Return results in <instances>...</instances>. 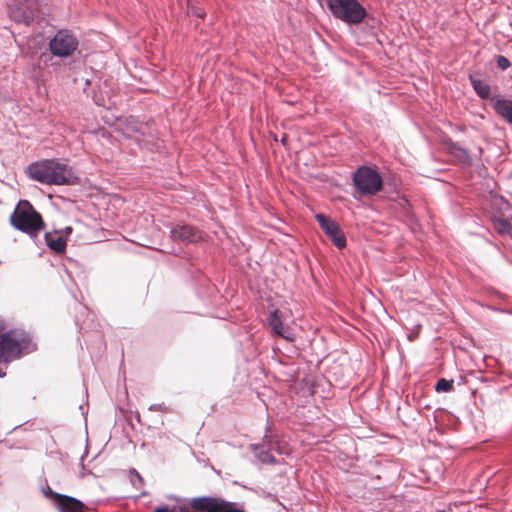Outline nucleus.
I'll return each instance as SVG.
<instances>
[{
	"label": "nucleus",
	"instance_id": "nucleus-22",
	"mask_svg": "<svg viewBox=\"0 0 512 512\" xmlns=\"http://www.w3.org/2000/svg\"><path fill=\"white\" fill-rule=\"evenodd\" d=\"M228 512H245V511L243 509L239 508L236 503L232 502L231 507L229 508Z\"/></svg>",
	"mask_w": 512,
	"mask_h": 512
},
{
	"label": "nucleus",
	"instance_id": "nucleus-4",
	"mask_svg": "<svg viewBox=\"0 0 512 512\" xmlns=\"http://www.w3.org/2000/svg\"><path fill=\"white\" fill-rule=\"evenodd\" d=\"M331 13L349 24H359L366 16L365 8L357 0H327Z\"/></svg>",
	"mask_w": 512,
	"mask_h": 512
},
{
	"label": "nucleus",
	"instance_id": "nucleus-19",
	"mask_svg": "<svg viewBox=\"0 0 512 512\" xmlns=\"http://www.w3.org/2000/svg\"><path fill=\"white\" fill-rule=\"evenodd\" d=\"M435 389H436V391H438V392H441V391H442V392H447V391H448V380H447V379H445V378H441V379L437 382V384H436V386H435Z\"/></svg>",
	"mask_w": 512,
	"mask_h": 512
},
{
	"label": "nucleus",
	"instance_id": "nucleus-5",
	"mask_svg": "<svg viewBox=\"0 0 512 512\" xmlns=\"http://www.w3.org/2000/svg\"><path fill=\"white\" fill-rule=\"evenodd\" d=\"M353 184L360 195L372 196L383 187L380 174L367 166L359 167L353 174Z\"/></svg>",
	"mask_w": 512,
	"mask_h": 512
},
{
	"label": "nucleus",
	"instance_id": "nucleus-20",
	"mask_svg": "<svg viewBox=\"0 0 512 512\" xmlns=\"http://www.w3.org/2000/svg\"><path fill=\"white\" fill-rule=\"evenodd\" d=\"M188 13L199 18H204L205 16V12L201 8L195 7L193 5L189 6Z\"/></svg>",
	"mask_w": 512,
	"mask_h": 512
},
{
	"label": "nucleus",
	"instance_id": "nucleus-12",
	"mask_svg": "<svg viewBox=\"0 0 512 512\" xmlns=\"http://www.w3.org/2000/svg\"><path fill=\"white\" fill-rule=\"evenodd\" d=\"M58 503L62 512H85L86 510L81 501L66 495H58Z\"/></svg>",
	"mask_w": 512,
	"mask_h": 512
},
{
	"label": "nucleus",
	"instance_id": "nucleus-2",
	"mask_svg": "<svg viewBox=\"0 0 512 512\" xmlns=\"http://www.w3.org/2000/svg\"><path fill=\"white\" fill-rule=\"evenodd\" d=\"M28 174L31 179L47 185H70L78 181L72 168L52 159L30 164Z\"/></svg>",
	"mask_w": 512,
	"mask_h": 512
},
{
	"label": "nucleus",
	"instance_id": "nucleus-10",
	"mask_svg": "<svg viewBox=\"0 0 512 512\" xmlns=\"http://www.w3.org/2000/svg\"><path fill=\"white\" fill-rule=\"evenodd\" d=\"M451 161L462 167H470L473 165V158L467 150L459 147L450 140V162Z\"/></svg>",
	"mask_w": 512,
	"mask_h": 512
},
{
	"label": "nucleus",
	"instance_id": "nucleus-8",
	"mask_svg": "<svg viewBox=\"0 0 512 512\" xmlns=\"http://www.w3.org/2000/svg\"><path fill=\"white\" fill-rule=\"evenodd\" d=\"M315 218L321 229L337 248L342 249L346 246L345 235L335 221L323 214H317Z\"/></svg>",
	"mask_w": 512,
	"mask_h": 512
},
{
	"label": "nucleus",
	"instance_id": "nucleus-15",
	"mask_svg": "<svg viewBox=\"0 0 512 512\" xmlns=\"http://www.w3.org/2000/svg\"><path fill=\"white\" fill-rule=\"evenodd\" d=\"M471 85L481 99L488 100L492 99L491 87L484 80L470 76Z\"/></svg>",
	"mask_w": 512,
	"mask_h": 512
},
{
	"label": "nucleus",
	"instance_id": "nucleus-3",
	"mask_svg": "<svg viewBox=\"0 0 512 512\" xmlns=\"http://www.w3.org/2000/svg\"><path fill=\"white\" fill-rule=\"evenodd\" d=\"M9 220L15 229L33 237L37 236L45 226L41 214L27 200L19 201Z\"/></svg>",
	"mask_w": 512,
	"mask_h": 512
},
{
	"label": "nucleus",
	"instance_id": "nucleus-16",
	"mask_svg": "<svg viewBox=\"0 0 512 512\" xmlns=\"http://www.w3.org/2000/svg\"><path fill=\"white\" fill-rule=\"evenodd\" d=\"M492 223L494 229L501 235L509 234L512 230V224L505 218L494 217L492 218Z\"/></svg>",
	"mask_w": 512,
	"mask_h": 512
},
{
	"label": "nucleus",
	"instance_id": "nucleus-28",
	"mask_svg": "<svg viewBox=\"0 0 512 512\" xmlns=\"http://www.w3.org/2000/svg\"><path fill=\"white\" fill-rule=\"evenodd\" d=\"M453 383H454V380L450 379V384H449L450 390L453 388Z\"/></svg>",
	"mask_w": 512,
	"mask_h": 512
},
{
	"label": "nucleus",
	"instance_id": "nucleus-23",
	"mask_svg": "<svg viewBox=\"0 0 512 512\" xmlns=\"http://www.w3.org/2000/svg\"><path fill=\"white\" fill-rule=\"evenodd\" d=\"M190 507L182 506V507H176L178 512H190Z\"/></svg>",
	"mask_w": 512,
	"mask_h": 512
},
{
	"label": "nucleus",
	"instance_id": "nucleus-1",
	"mask_svg": "<svg viewBox=\"0 0 512 512\" xmlns=\"http://www.w3.org/2000/svg\"><path fill=\"white\" fill-rule=\"evenodd\" d=\"M35 350L30 335L21 329L0 333V377L6 375L7 365Z\"/></svg>",
	"mask_w": 512,
	"mask_h": 512
},
{
	"label": "nucleus",
	"instance_id": "nucleus-11",
	"mask_svg": "<svg viewBox=\"0 0 512 512\" xmlns=\"http://www.w3.org/2000/svg\"><path fill=\"white\" fill-rule=\"evenodd\" d=\"M492 107L499 116L512 125V100L498 98L493 102Z\"/></svg>",
	"mask_w": 512,
	"mask_h": 512
},
{
	"label": "nucleus",
	"instance_id": "nucleus-14",
	"mask_svg": "<svg viewBox=\"0 0 512 512\" xmlns=\"http://www.w3.org/2000/svg\"><path fill=\"white\" fill-rule=\"evenodd\" d=\"M268 323H269V326L271 327L272 331L276 335H279L289 341L294 340V338L290 334L287 333V329H285V327L278 315L277 310L270 313L269 318H268Z\"/></svg>",
	"mask_w": 512,
	"mask_h": 512
},
{
	"label": "nucleus",
	"instance_id": "nucleus-18",
	"mask_svg": "<svg viewBox=\"0 0 512 512\" xmlns=\"http://www.w3.org/2000/svg\"><path fill=\"white\" fill-rule=\"evenodd\" d=\"M496 64L497 67L503 71L507 70L511 66L510 60L503 55L496 56Z\"/></svg>",
	"mask_w": 512,
	"mask_h": 512
},
{
	"label": "nucleus",
	"instance_id": "nucleus-29",
	"mask_svg": "<svg viewBox=\"0 0 512 512\" xmlns=\"http://www.w3.org/2000/svg\"><path fill=\"white\" fill-rule=\"evenodd\" d=\"M478 150H479V157H480L481 153H482V149L479 147Z\"/></svg>",
	"mask_w": 512,
	"mask_h": 512
},
{
	"label": "nucleus",
	"instance_id": "nucleus-13",
	"mask_svg": "<svg viewBox=\"0 0 512 512\" xmlns=\"http://www.w3.org/2000/svg\"><path fill=\"white\" fill-rule=\"evenodd\" d=\"M45 241L47 246L58 254L64 253L66 250V238L58 232L46 233Z\"/></svg>",
	"mask_w": 512,
	"mask_h": 512
},
{
	"label": "nucleus",
	"instance_id": "nucleus-24",
	"mask_svg": "<svg viewBox=\"0 0 512 512\" xmlns=\"http://www.w3.org/2000/svg\"><path fill=\"white\" fill-rule=\"evenodd\" d=\"M72 231H73V229H72V227H71V226L66 227V228L64 229V231H63V232L65 233V236H64V237H65V238H66V237H68V236L72 233Z\"/></svg>",
	"mask_w": 512,
	"mask_h": 512
},
{
	"label": "nucleus",
	"instance_id": "nucleus-21",
	"mask_svg": "<svg viewBox=\"0 0 512 512\" xmlns=\"http://www.w3.org/2000/svg\"><path fill=\"white\" fill-rule=\"evenodd\" d=\"M153 512H178L176 507L169 508L168 506L157 507Z\"/></svg>",
	"mask_w": 512,
	"mask_h": 512
},
{
	"label": "nucleus",
	"instance_id": "nucleus-7",
	"mask_svg": "<svg viewBox=\"0 0 512 512\" xmlns=\"http://www.w3.org/2000/svg\"><path fill=\"white\" fill-rule=\"evenodd\" d=\"M232 502L219 497H197L191 500L195 512H228Z\"/></svg>",
	"mask_w": 512,
	"mask_h": 512
},
{
	"label": "nucleus",
	"instance_id": "nucleus-9",
	"mask_svg": "<svg viewBox=\"0 0 512 512\" xmlns=\"http://www.w3.org/2000/svg\"><path fill=\"white\" fill-rule=\"evenodd\" d=\"M174 240L196 242L201 238L200 232L190 225L176 226L171 231Z\"/></svg>",
	"mask_w": 512,
	"mask_h": 512
},
{
	"label": "nucleus",
	"instance_id": "nucleus-25",
	"mask_svg": "<svg viewBox=\"0 0 512 512\" xmlns=\"http://www.w3.org/2000/svg\"><path fill=\"white\" fill-rule=\"evenodd\" d=\"M5 329H6V324H5V322H4L2 319H0V333H1L2 331H4Z\"/></svg>",
	"mask_w": 512,
	"mask_h": 512
},
{
	"label": "nucleus",
	"instance_id": "nucleus-6",
	"mask_svg": "<svg viewBox=\"0 0 512 512\" xmlns=\"http://www.w3.org/2000/svg\"><path fill=\"white\" fill-rule=\"evenodd\" d=\"M77 47V38L68 30H59L49 43L51 53L59 57L70 56Z\"/></svg>",
	"mask_w": 512,
	"mask_h": 512
},
{
	"label": "nucleus",
	"instance_id": "nucleus-26",
	"mask_svg": "<svg viewBox=\"0 0 512 512\" xmlns=\"http://www.w3.org/2000/svg\"><path fill=\"white\" fill-rule=\"evenodd\" d=\"M134 475L137 478V481H139L140 483L143 482V478L141 477V475L138 472H135Z\"/></svg>",
	"mask_w": 512,
	"mask_h": 512
},
{
	"label": "nucleus",
	"instance_id": "nucleus-27",
	"mask_svg": "<svg viewBox=\"0 0 512 512\" xmlns=\"http://www.w3.org/2000/svg\"><path fill=\"white\" fill-rule=\"evenodd\" d=\"M452 416H453V415H452V413L450 412V424H449L450 429H452V428H453Z\"/></svg>",
	"mask_w": 512,
	"mask_h": 512
},
{
	"label": "nucleus",
	"instance_id": "nucleus-17",
	"mask_svg": "<svg viewBox=\"0 0 512 512\" xmlns=\"http://www.w3.org/2000/svg\"><path fill=\"white\" fill-rule=\"evenodd\" d=\"M252 448L253 450L255 451V455L256 457L262 462V463H265V464H274L276 462V460L274 459V457L271 455L270 451L269 450H265V446L264 445H260V446H257V445H252Z\"/></svg>",
	"mask_w": 512,
	"mask_h": 512
}]
</instances>
